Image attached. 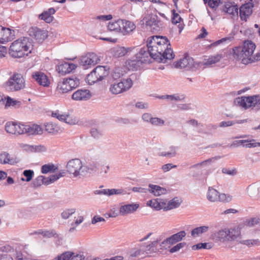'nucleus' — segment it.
<instances>
[{
  "label": "nucleus",
  "instance_id": "79ce46f5",
  "mask_svg": "<svg viewBox=\"0 0 260 260\" xmlns=\"http://www.w3.org/2000/svg\"><path fill=\"white\" fill-rule=\"evenodd\" d=\"M57 88L62 93H66L72 90L66 79H64L62 81L58 83Z\"/></svg>",
  "mask_w": 260,
  "mask_h": 260
},
{
  "label": "nucleus",
  "instance_id": "c9c22d12",
  "mask_svg": "<svg viewBox=\"0 0 260 260\" xmlns=\"http://www.w3.org/2000/svg\"><path fill=\"white\" fill-rule=\"evenodd\" d=\"M34 38L38 42L41 43L48 37V32L46 30L37 28L34 32Z\"/></svg>",
  "mask_w": 260,
  "mask_h": 260
},
{
  "label": "nucleus",
  "instance_id": "de8ad7c7",
  "mask_svg": "<svg viewBox=\"0 0 260 260\" xmlns=\"http://www.w3.org/2000/svg\"><path fill=\"white\" fill-rule=\"evenodd\" d=\"M58 169L57 167L53 164L44 165L42 167L41 172L43 174H47L50 172H54Z\"/></svg>",
  "mask_w": 260,
  "mask_h": 260
},
{
  "label": "nucleus",
  "instance_id": "774afa93",
  "mask_svg": "<svg viewBox=\"0 0 260 260\" xmlns=\"http://www.w3.org/2000/svg\"><path fill=\"white\" fill-rule=\"evenodd\" d=\"M186 235V233L185 231H180L176 234H175L173 235V238L176 240L177 242L180 241L183 237H184Z\"/></svg>",
  "mask_w": 260,
  "mask_h": 260
},
{
  "label": "nucleus",
  "instance_id": "5fc2aeb1",
  "mask_svg": "<svg viewBox=\"0 0 260 260\" xmlns=\"http://www.w3.org/2000/svg\"><path fill=\"white\" fill-rule=\"evenodd\" d=\"M23 175L25 178H21V180L22 181L29 182L34 176V172L31 170H25L23 171Z\"/></svg>",
  "mask_w": 260,
  "mask_h": 260
},
{
  "label": "nucleus",
  "instance_id": "37998d69",
  "mask_svg": "<svg viewBox=\"0 0 260 260\" xmlns=\"http://www.w3.org/2000/svg\"><path fill=\"white\" fill-rule=\"evenodd\" d=\"M100 166V164L95 161L90 164L88 166H85V176L87 173H92L96 172L99 170Z\"/></svg>",
  "mask_w": 260,
  "mask_h": 260
},
{
  "label": "nucleus",
  "instance_id": "49530a36",
  "mask_svg": "<svg viewBox=\"0 0 260 260\" xmlns=\"http://www.w3.org/2000/svg\"><path fill=\"white\" fill-rule=\"evenodd\" d=\"M66 80L72 90L77 87L80 84L79 79L75 76L67 78Z\"/></svg>",
  "mask_w": 260,
  "mask_h": 260
},
{
  "label": "nucleus",
  "instance_id": "4be33fe9",
  "mask_svg": "<svg viewBox=\"0 0 260 260\" xmlns=\"http://www.w3.org/2000/svg\"><path fill=\"white\" fill-rule=\"evenodd\" d=\"M32 77L40 85L44 87L49 85L50 81L46 74L41 72H36L33 73Z\"/></svg>",
  "mask_w": 260,
  "mask_h": 260
},
{
  "label": "nucleus",
  "instance_id": "dca6fc26",
  "mask_svg": "<svg viewBox=\"0 0 260 260\" xmlns=\"http://www.w3.org/2000/svg\"><path fill=\"white\" fill-rule=\"evenodd\" d=\"M85 258L83 253L67 251L58 255L54 260H82Z\"/></svg>",
  "mask_w": 260,
  "mask_h": 260
},
{
  "label": "nucleus",
  "instance_id": "6e6552de",
  "mask_svg": "<svg viewBox=\"0 0 260 260\" xmlns=\"http://www.w3.org/2000/svg\"><path fill=\"white\" fill-rule=\"evenodd\" d=\"M25 85L24 79L18 73H14L6 82L7 86L12 91L20 90L25 87Z\"/></svg>",
  "mask_w": 260,
  "mask_h": 260
},
{
  "label": "nucleus",
  "instance_id": "f03ea898",
  "mask_svg": "<svg viewBox=\"0 0 260 260\" xmlns=\"http://www.w3.org/2000/svg\"><path fill=\"white\" fill-rule=\"evenodd\" d=\"M256 45L251 40H245L242 46L233 48V57L244 64L260 60V52L253 54Z\"/></svg>",
  "mask_w": 260,
  "mask_h": 260
},
{
  "label": "nucleus",
  "instance_id": "ea45409f",
  "mask_svg": "<svg viewBox=\"0 0 260 260\" xmlns=\"http://www.w3.org/2000/svg\"><path fill=\"white\" fill-rule=\"evenodd\" d=\"M127 49L124 47L116 46L112 50L113 55L116 57L124 56L127 52Z\"/></svg>",
  "mask_w": 260,
  "mask_h": 260
},
{
  "label": "nucleus",
  "instance_id": "9b49d317",
  "mask_svg": "<svg viewBox=\"0 0 260 260\" xmlns=\"http://www.w3.org/2000/svg\"><path fill=\"white\" fill-rule=\"evenodd\" d=\"M99 61L100 59L96 54L90 53L82 56L80 63L84 69H87L95 66Z\"/></svg>",
  "mask_w": 260,
  "mask_h": 260
},
{
  "label": "nucleus",
  "instance_id": "c756f323",
  "mask_svg": "<svg viewBox=\"0 0 260 260\" xmlns=\"http://www.w3.org/2000/svg\"><path fill=\"white\" fill-rule=\"evenodd\" d=\"M178 149L177 146L172 145L169 147V151L160 152L158 155L169 158L175 157L177 155Z\"/></svg>",
  "mask_w": 260,
  "mask_h": 260
},
{
  "label": "nucleus",
  "instance_id": "a18cd8bd",
  "mask_svg": "<svg viewBox=\"0 0 260 260\" xmlns=\"http://www.w3.org/2000/svg\"><path fill=\"white\" fill-rule=\"evenodd\" d=\"M181 202V199L178 198H175L169 201L167 208L168 210H170L177 208L180 206Z\"/></svg>",
  "mask_w": 260,
  "mask_h": 260
},
{
  "label": "nucleus",
  "instance_id": "6ab92c4d",
  "mask_svg": "<svg viewBox=\"0 0 260 260\" xmlns=\"http://www.w3.org/2000/svg\"><path fill=\"white\" fill-rule=\"evenodd\" d=\"M94 193L95 194H103L110 197L113 195H125L126 194V191L123 188H120L96 190Z\"/></svg>",
  "mask_w": 260,
  "mask_h": 260
},
{
  "label": "nucleus",
  "instance_id": "3c124183",
  "mask_svg": "<svg viewBox=\"0 0 260 260\" xmlns=\"http://www.w3.org/2000/svg\"><path fill=\"white\" fill-rule=\"evenodd\" d=\"M158 200V199L149 200L147 202V205L157 210H159L162 208V206L160 204Z\"/></svg>",
  "mask_w": 260,
  "mask_h": 260
},
{
  "label": "nucleus",
  "instance_id": "7c9ffc66",
  "mask_svg": "<svg viewBox=\"0 0 260 260\" xmlns=\"http://www.w3.org/2000/svg\"><path fill=\"white\" fill-rule=\"evenodd\" d=\"M223 55L221 53H217L215 55L210 56L207 59H205L203 62V64L205 66H211L219 62L222 58Z\"/></svg>",
  "mask_w": 260,
  "mask_h": 260
},
{
  "label": "nucleus",
  "instance_id": "864d4df0",
  "mask_svg": "<svg viewBox=\"0 0 260 260\" xmlns=\"http://www.w3.org/2000/svg\"><path fill=\"white\" fill-rule=\"evenodd\" d=\"M221 156H217L215 157H213L212 158H209L207 160H204L200 163L197 164L196 165H194L192 166V168H196L199 166H206L209 164H210L211 162H214L215 160H218L220 158H221Z\"/></svg>",
  "mask_w": 260,
  "mask_h": 260
},
{
  "label": "nucleus",
  "instance_id": "f257e3e1",
  "mask_svg": "<svg viewBox=\"0 0 260 260\" xmlns=\"http://www.w3.org/2000/svg\"><path fill=\"white\" fill-rule=\"evenodd\" d=\"M169 41L166 37L153 36L147 39V46L148 51L154 60L159 62L164 59H171L174 57L171 48Z\"/></svg>",
  "mask_w": 260,
  "mask_h": 260
},
{
  "label": "nucleus",
  "instance_id": "69168bd1",
  "mask_svg": "<svg viewBox=\"0 0 260 260\" xmlns=\"http://www.w3.org/2000/svg\"><path fill=\"white\" fill-rule=\"evenodd\" d=\"M221 0H207L208 6L213 9H216L219 5Z\"/></svg>",
  "mask_w": 260,
  "mask_h": 260
},
{
  "label": "nucleus",
  "instance_id": "c85d7f7f",
  "mask_svg": "<svg viewBox=\"0 0 260 260\" xmlns=\"http://www.w3.org/2000/svg\"><path fill=\"white\" fill-rule=\"evenodd\" d=\"M56 12V10L53 8H49L47 11H44L40 15L39 18L44 20L47 23H50L53 20V16H52Z\"/></svg>",
  "mask_w": 260,
  "mask_h": 260
},
{
  "label": "nucleus",
  "instance_id": "20e7f679",
  "mask_svg": "<svg viewBox=\"0 0 260 260\" xmlns=\"http://www.w3.org/2000/svg\"><path fill=\"white\" fill-rule=\"evenodd\" d=\"M241 235L240 230L237 228H224L215 232L211 238L216 243H225L237 240Z\"/></svg>",
  "mask_w": 260,
  "mask_h": 260
},
{
  "label": "nucleus",
  "instance_id": "e2e57ef3",
  "mask_svg": "<svg viewBox=\"0 0 260 260\" xmlns=\"http://www.w3.org/2000/svg\"><path fill=\"white\" fill-rule=\"evenodd\" d=\"M211 248V246L209 243H201L198 244L194 245L192 246V249L193 250L200 249H210Z\"/></svg>",
  "mask_w": 260,
  "mask_h": 260
},
{
  "label": "nucleus",
  "instance_id": "393cba45",
  "mask_svg": "<svg viewBox=\"0 0 260 260\" xmlns=\"http://www.w3.org/2000/svg\"><path fill=\"white\" fill-rule=\"evenodd\" d=\"M90 97V92L86 89H79L72 94V99L75 101H86L88 100Z\"/></svg>",
  "mask_w": 260,
  "mask_h": 260
},
{
  "label": "nucleus",
  "instance_id": "4468645a",
  "mask_svg": "<svg viewBox=\"0 0 260 260\" xmlns=\"http://www.w3.org/2000/svg\"><path fill=\"white\" fill-rule=\"evenodd\" d=\"M253 4L247 3L242 5L239 9V15L242 20L246 21L253 12Z\"/></svg>",
  "mask_w": 260,
  "mask_h": 260
},
{
  "label": "nucleus",
  "instance_id": "58836bf2",
  "mask_svg": "<svg viewBox=\"0 0 260 260\" xmlns=\"http://www.w3.org/2000/svg\"><path fill=\"white\" fill-rule=\"evenodd\" d=\"M65 176V172L64 171H61L59 172L58 173L51 175L49 177L46 178V181L45 182V185H48L50 184H51L60 178L62 177Z\"/></svg>",
  "mask_w": 260,
  "mask_h": 260
},
{
  "label": "nucleus",
  "instance_id": "5701e85b",
  "mask_svg": "<svg viewBox=\"0 0 260 260\" xmlns=\"http://www.w3.org/2000/svg\"><path fill=\"white\" fill-rule=\"evenodd\" d=\"M42 127L38 124H25L24 134L28 135H42L43 134Z\"/></svg>",
  "mask_w": 260,
  "mask_h": 260
},
{
  "label": "nucleus",
  "instance_id": "1a4fd4ad",
  "mask_svg": "<svg viewBox=\"0 0 260 260\" xmlns=\"http://www.w3.org/2000/svg\"><path fill=\"white\" fill-rule=\"evenodd\" d=\"M206 198L210 202H229L232 200V197L224 193H220L216 189L209 187Z\"/></svg>",
  "mask_w": 260,
  "mask_h": 260
},
{
  "label": "nucleus",
  "instance_id": "6e6d98bb",
  "mask_svg": "<svg viewBox=\"0 0 260 260\" xmlns=\"http://www.w3.org/2000/svg\"><path fill=\"white\" fill-rule=\"evenodd\" d=\"M185 99L184 94L176 93L172 95H169L168 100L170 102L182 101Z\"/></svg>",
  "mask_w": 260,
  "mask_h": 260
},
{
  "label": "nucleus",
  "instance_id": "a878e982",
  "mask_svg": "<svg viewBox=\"0 0 260 260\" xmlns=\"http://www.w3.org/2000/svg\"><path fill=\"white\" fill-rule=\"evenodd\" d=\"M246 191L250 197L254 198L260 197V184L253 183L249 185Z\"/></svg>",
  "mask_w": 260,
  "mask_h": 260
},
{
  "label": "nucleus",
  "instance_id": "13d9d810",
  "mask_svg": "<svg viewBox=\"0 0 260 260\" xmlns=\"http://www.w3.org/2000/svg\"><path fill=\"white\" fill-rule=\"evenodd\" d=\"M233 39V38L232 37L223 38L220 40H219L213 43L212 44H211V45L212 46L214 47V46H217L221 44H228V43H230V42H231L232 41Z\"/></svg>",
  "mask_w": 260,
  "mask_h": 260
},
{
  "label": "nucleus",
  "instance_id": "680f3d73",
  "mask_svg": "<svg viewBox=\"0 0 260 260\" xmlns=\"http://www.w3.org/2000/svg\"><path fill=\"white\" fill-rule=\"evenodd\" d=\"M67 114H62L58 111L53 112L52 116L58 119L59 120L64 122Z\"/></svg>",
  "mask_w": 260,
  "mask_h": 260
},
{
  "label": "nucleus",
  "instance_id": "f3484780",
  "mask_svg": "<svg viewBox=\"0 0 260 260\" xmlns=\"http://www.w3.org/2000/svg\"><path fill=\"white\" fill-rule=\"evenodd\" d=\"M254 95L241 96L236 99L235 103L240 107L247 109L253 106Z\"/></svg>",
  "mask_w": 260,
  "mask_h": 260
},
{
  "label": "nucleus",
  "instance_id": "f8f14e48",
  "mask_svg": "<svg viewBox=\"0 0 260 260\" xmlns=\"http://www.w3.org/2000/svg\"><path fill=\"white\" fill-rule=\"evenodd\" d=\"M144 20L146 25L154 29H157L162 27L163 23L156 14H149L144 18Z\"/></svg>",
  "mask_w": 260,
  "mask_h": 260
},
{
  "label": "nucleus",
  "instance_id": "b1692460",
  "mask_svg": "<svg viewBox=\"0 0 260 260\" xmlns=\"http://www.w3.org/2000/svg\"><path fill=\"white\" fill-rule=\"evenodd\" d=\"M76 66L73 63L63 62L59 64L56 69L58 72L63 75L71 73L76 68Z\"/></svg>",
  "mask_w": 260,
  "mask_h": 260
},
{
  "label": "nucleus",
  "instance_id": "f704fd0d",
  "mask_svg": "<svg viewBox=\"0 0 260 260\" xmlns=\"http://www.w3.org/2000/svg\"><path fill=\"white\" fill-rule=\"evenodd\" d=\"M223 11L227 13L232 16H237L238 14V8L237 6L232 5L230 4H226L223 8Z\"/></svg>",
  "mask_w": 260,
  "mask_h": 260
},
{
  "label": "nucleus",
  "instance_id": "39448f33",
  "mask_svg": "<svg viewBox=\"0 0 260 260\" xmlns=\"http://www.w3.org/2000/svg\"><path fill=\"white\" fill-rule=\"evenodd\" d=\"M133 84L132 80L129 78L122 80H114L110 83L109 91L113 94H120L129 90Z\"/></svg>",
  "mask_w": 260,
  "mask_h": 260
},
{
  "label": "nucleus",
  "instance_id": "473e14b6",
  "mask_svg": "<svg viewBox=\"0 0 260 260\" xmlns=\"http://www.w3.org/2000/svg\"><path fill=\"white\" fill-rule=\"evenodd\" d=\"M129 254L132 257L143 258L146 256L141 245L140 247L132 249L129 252Z\"/></svg>",
  "mask_w": 260,
  "mask_h": 260
},
{
  "label": "nucleus",
  "instance_id": "338daca9",
  "mask_svg": "<svg viewBox=\"0 0 260 260\" xmlns=\"http://www.w3.org/2000/svg\"><path fill=\"white\" fill-rule=\"evenodd\" d=\"M185 245L186 243L185 242L178 243L177 245L170 248L169 251L172 253L177 252L180 249L183 248Z\"/></svg>",
  "mask_w": 260,
  "mask_h": 260
},
{
  "label": "nucleus",
  "instance_id": "2eb2a0df",
  "mask_svg": "<svg viewBox=\"0 0 260 260\" xmlns=\"http://www.w3.org/2000/svg\"><path fill=\"white\" fill-rule=\"evenodd\" d=\"M175 66L176 68L189 70L194 67V62L193 59L191 57L188 55H186L182 58L180 59L178 61L176 62Z\"/></svg>",
  "mask_w": 260,
  "mask_h": 260
},
{
  "label": "nucleus",
  "instance_id": "aec40b11",
  "mask_svg": "<svg viewBox=\"0 0 260 260\" xmlns=\"http://www.w3.org/2000/svg\"><path fill=\"white\" fill-rule=\"evenodd\" d=\"M14 31L10 28L0 26V43L5 44L14 39Z\"/></svg>",
  "mask_w": 260,
  "mask_h": 260
},
{
  "label": "nucleus",
  "instance_id": "4c0bfd02",
  "mask_svg": "<svg viewBox=\"0 0 260 260\" xmlns=\"http://www.w3.org/2000/svg\"><path fill=\"white\" fill-rule=\"evenodd\" d=\"M209 230V226L207 225L201 226L193 229L191 232V235L193 237L200 236L202 234L207 233Z\"/></svg>",
  "mask_w": 260,
  "mask_h": 260
},
{
  "label": "nucleus",
  "instance_id": "603ef678",
  "mask_svg": "<svg viewBox=\"0 0 260 260\" xmlns=\"http://www.w3.org/2000/svg\"><path fill=\"white\" fill-rule=\"evenodd\" d=\"M6 100V106L7 107L12 106L15 108H18L21 105L20 101L12 99L9 96H7Z\"/></svg>",
  "mask_w": 260,
  "mask_h": 260
},
{
  "label": "nucleus",
  "instance_id": "0e129e2a",
  "mask_svg": "<svg viewBox=\"0 0 260 260\" xmlns=\"http://www.w3.org/2000/svg\"><path fill=\"white\" fill-rule=\"evenodd\" d=\"M151 124L154 126H161L165 124V121L158 117H153Z\"/></svg>",
  "mask_w": 260,
  "mask_h": 260
},
{
  "label": "nucleus",
  "instance_id": "09e8293b",
  "mask_svg": "<svg viewBox=\"0 0 260 260\" xmlns=\"http://www.w3.org/2000/svg\"><path fill=\"white\" fill-rule=\"evenodd\" d=\"M90 133L91 136L95 139H99L103 135V131L97 127H92Z\"/></svg>",
  "mask_w": 260,
  "mask_h": 260
},
{
  "label": "nucleus",
  "instance_id": "7ed1b4c3",
  "mask_svg": "<svg viewBox=\"0 0 260 260\" xmlns=\"http://www.w3.org/2000/svg\"><path fill=\"white\" fill-rule=\"evenodd\" d=\"M30 43L26 37L20 38L14 41L9 49V55L13 58H21L30 53Z\"/></svg>",
  "mask_w": 260,
  "mask_h": 260
},
{
  "label": "nucleus",
  "instance_id": "9d476101",
  "mask_svg": "<svg viewBox=\"0 0 260 260\" xmlns=\"http://www.w3.org/2000/svg\"><path fill=\"white\" fill-rule=\"evenodd\" d=\"M25 124L9 121L5 125L6 131L12 135L24 134Z\"/></svg>",
  "mask_w": 260,
  "mask_h": 260
},
{
  "label": "nucleus",
  "instance_id": "bb28decb",
  "mask_svg": "<svg viewBox=\"0 0 260 260\" xmlns=\"http://www.w3.org/2000/svg\"><path fill=\"white\" fill-rule=\"evenodd\" d=\"M121 25V32L123 35L127 34L133 31L136 28L135 24L128 20L122 19Z\"/></svg>",
  "mask_w": 260,
  "mask_h": 260
},
{
  "label": "nucleus",
  "instance_id": "4d7b16f0",
  "mask_svg": "<svg viewBox=\"0 0 260 260\" xmlns=\"http://www.w3.org/2000/svg\"><path fill=\"white\" fill-rule=\"evenodd\" d=\"M79 122L78 119L74 116H71L69 114H66L64 120V122L70 125H75L78 124Z\"/></svg>",
  "mask_w": 260,
  "mask_h": 260
},
{
  "label": "nucleus",
  "instance_id": "2f4dec72",
  "mask_svg": "<svg viewBox=\"0 0 260 260\" xmlns=\"http://www.w3.org/2000/svg\"><path fill=\"white\" fill-rule=\"evenodd\" d=\"M172 12V22L174 24L179 23L178 27L179 29V32L180 34L182 30L184 29V25L183 23H181V22L182 21V19L180 15L178 13H176L175 10H173Z\"/></svg>",
  "mask_w": 260,
  "mask_h": 260
},
{
  "label": "nucleus",
  "instance_id": "8fccbe9b",
  "mask_svg": "<svg viewBox=\"0 0 260 260\" xmlns=\"http://www.w3.org/2000/svg\"><path fill=\"white\" fill-rule=\"evenodd\" d=\"M46 181V177L41 175L38 176L32 181V184L34 187L37 188L41 186L42 184L45 185Z\"/></svg>",
  "mask_w": 260,
  "mask_h": 260
},
{
  "label": "nucleus",
  "instance_id": "423d86ee",
  "mask_svg": "<svg viewBox=\"0 0 260 260\" xmlns=\"http://www.w3.org/2000/svg\"><path fill=\"white\" fill-rule=\"evenodd\" d=\"M109 68L107 66H97L86 77V82L92 85L96 82L102 81L109 74Z\"/></svg>",
  "mask_w": 260,
  "mask_h": 260
},
{
  "label": "nucleus",
  "instance_id": "cd10ccee",
  "mask_svg": "<svg viewBox=\"0 0 260 260\" xmlns=\"http://www.w3.org/2000/svg\"><path fill=\"white\" fill-rule=\"evenodd\" d=\"M160 240V239H156V240L149 242L146 245L143 246L141 245L145 255L146 254L155 252L157 250V245Z\"/></svg>",
  "mask_w": 260,
  "mask_h": 260
},
{
  "label": "nucleus",
  "instance_id": "72a5a7b5",
  "mask_svg": "<svg viewBox=\"0 0 260 260\" xmlns=\"http://www.w3.org/2000/svg\"><path fill=\"white\" fill-rule=\"evenodd\" d=\"M149 191L155 196H159L161 194L166 193L167 190L166 188L161 187L158 185L149 184Z\"/></svg>",
  "mask_w": 260,
  "mask_h": 260
},
{
  "label": "nucleus",
  "instance_id": "a19ab883",
  "mask_svg": "<svg viewBox=\"0 0 260 260\" xmlns=\"http://www.w3.org/2000/svg\"><path fill=\"white\" fill-rule=\"evenodd\" d=\"M45 127L46 131L53 134H56L60 131V127L57 124L52 122L46 123Z\"/></svg>",
  "mask_w": 260,
  "mask_h": 260
},
{
  "label": "nucleus",
  "instance_id": "e433bc0d",
  "mask_svg": "<svg viewBox=\"0 0 260 260\" xmlns=\"http://www.w3.org/2000/svg\"><path fill=\"white\" fill-rule=\"evenodd\" d=\"M122 24V19H118L116 21L109 22L108 25V29L110 31L121 32V25Z\"/></svg>",
  "mask_w": 260,
  "mask_h": 260
},
{
  "label": "nucleus",
  "instance_id": "c03bdc74",
  "mask_svg": "<svg viewBox=\"0 0 260 260\" xmlns=\"http://www.w3.org/2000/svg\"><path fill=\"white\" fill-rule=\"evenodd\" d=\"M34 233L36 234H41L44 237L48 238L54 237L56 235V233L54 230L47 231L39 230L37 231H36Z\"/></svg>",
  "mask_w": 260,
  "mask_h": 260
},
{
  "label": "nucleus",
  "instance_id": "a211bd4d",
  "mask_svg": "<svg viewBox=\"0 0 260 260\" xmlns=\"http://www.w3.org/2000/svg\"><path fill=\"white\" fill-rule=\"evenodd\" d=\"M151 59H153L152 57L147 48H141L136 55L135 61L142 63H147L151 62Z\"/></svg>",
  "mask_w": 260,
  "mask_h": 260
},
{
  "label": "nucleus",
  "instance_id": "bf43d9fd",
  "mask_svg": "<svg viewBox=\"0 0 260 260\" xmlns=\"http://www.w3.org/2000/svg\"><path fill=\"white\" fill-rule=\"evenodd\" d=\"M75 212L76 209L75 208L67 209L61 213V216L63 219H67Z\"/></svg>",
  "mask_w": 260,
  "mask_h": 260
},
{
  "label": "nucleus",
  "instance_id": "052dcab7",
  "mask_svg": "<svg viewBox=\"0 0 260 260\" xmlns=\"http://www.w3.org/2000/svg\"><path fill=\"white\" fill-rule=\"evenodd\" d=\"M83 216H79L78 218L75 220V222H73L71 224L72 227L69 229V232H73L75 230L76 227L83 222Z\"/></svg>",
  "mask_w": 260,
  "mask_h": 260
},
{
  "label": "nucleus",
  "instance_id": "412c9836",
  "mask_svg": "<svg viewBox=\"0 0 260 260\" xmlns=\"http://www.w3.org/2000/svg\"><path fill=\"white\" fill-rule=\"evenodd\" d=\"M139 207V204L132 203L121 205L119 210V214L122 216H125L136 212Z\"/></svg>",
  "mask_w": 260,
  "mask_h": 260
},
{
  "label": "nucleus",
  "instance_id": "0eeeda50",
  "mask_svg": "<svg viewBox=\"0 0 260 260\" xmlns=\"http://www.w3.org/2000/svg\"><path fill=\"white\" fill-rule=\"evenodd\" d=\"M67 171L74 177L85 176L86 167L82 165L80 159L75 158L70 160L66 166Z\"/></svg>",
  "mask_w": 260,
  "mask_h": 260
},
{
  "label": "nucleus",
  "instance_id": "ddd939ff",
  "mask_svg": "<svg viewBox=\"0 0 260 260\" xmlns=\"http://www.w3.org/2000/svg\"><path fill=\"white\" fill-rule=\"evenodd\" d=\"M19 162L18 157L11 155L8 152L3 151L0 153V164L2 165H15Z\"/></svg>",
  "mask_w": 260,
  "mask_h": 260
}]
</instances>
